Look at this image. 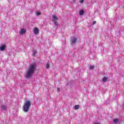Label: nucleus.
I'll return each instance as SVG.
<instances>
[{
    "label": "nucleus",
    "instance_id": "nucleus-1",
    "mask_svg": "<svg viewBox=\"0 0 124 124\" xmlns=\"http://www.w3.org/2000/svg\"><path fill=\"white\" fill-rule=\"evenodd\" d=\"M35 69H36L35 64H31L28 67V71L26 73V78L30 79L32 76V74L35 71Z\"/></svg>",
    "mask_w": 124,
    "mask_h": 124
},
{
    "label": "nucleus",
    "instance_id": "nucleus-2",
    "mask_svg": "<svg viewBox=\"0 0 124 124\" xmlns=\"http://www.w3.org/2000/svg\"><path fill=\"white\" fill-rule=\"evenodd\" d=\"M31 103L30 100H26L24 103L22 107V110L24 112H29V110H30V108L31 107Z\"/></svg>",
    "mask_w": 124,
    "mask_h": 124
},
{
    "label": "nucleus",
    "instance_id": "nucleus-3",
    "mask_svg": "<svg viewBox=\"0 0 124 124\" xmlns=\"http://www.w3.org/2000/svg\"><path fill=\"white\" fill-rule=\"evenodd\" d=\"M6 48L7 47L6 45H2L0 46V51H4Z\"/></svg>",
    "mask_w": 124,
    "mask_h": 124
},
{
    "label": "nucleus",
    "instance_id": "nucleus-4",
    "mask_svg": "<svg viewBox=\"0 0 124 124\" xmlns=\"http://www.w3.org/2000/svg\"><path fill=\"white\" fill-rule=\"evenodd\" d=\"M33 32L35 34H38V33H39V30H38V28H37V27H36L34 29Z\"/></svg>",
    "mask_w": 124,
    "mask_h": 124
},
{
    "label": "nucleus",
    "instance_id": "nucleus-5",
    "mask_svg": "<svg viewBox=\"0 0 124 124\" xmlns=\"http://www.w3.org/2000/svg\"><path fill=\"white\" fill-rule=\"evenodd\" d=\"M52 18H53V19H52L53 22H55V21H58V20H59V18H58V17H57V16H55V15H53L52 16Z\"/></svg>",
    "mask_w": 124,
    "mask_h": 124
},
{
    "label": "nucleus",
    "instance_id": "nucleus-6",
    "mask_svg": "<svg viewBox=\"0 0 124 124\" xmlns=\"http://www.w3.org/2000/svg\"><path fill=\"white\" fill-rule=\"evenodd\" d=\"M26 30L24 29H22L21 30L19 31L20 34H24V33H26Z\"/></svg>",
    "mask_w": 124,
    "mask_h": 124
},
{
    "label": "nucleus",
    "instance_id": "nucleus-7",
    "mask_svg": "<svg viewBox=\"0 0 124 124\" xmlns=\"http://www.w3.org/2000/svg\"><path fill=\"white\" fill-rule=\"evenodd\" d=\"M1 110H3V111H6V106L4 105H2L1 106Z\"/></svg>",
    "mask_w": 124,
    "mask_h": 124
},
{
    "label": "nucleus",
    "instance_id": "nucleus-8",
    "mask_svg": "<svg viewBox=\"0 0 124 124\" xmlns=\"http://www.w3.org/2000/svg\"><path fill=\"white\" fill-rule=\"evenodd\" d=\"M119 121L120 120H119V119L115 118L113 120V123H114V124H118L119 123Z\"/></svg>",
    "mask_w": 124,
    "mask_h": 124
},
{
    "label": "nucleus",
    "instance_id": "nucleus-9",
    "mask_svg": "<svg viewBox=\"0 0 124 124\" xmlns=\"http://www.w3.org/2000/svg\"><path fill=\"white\" fill-rule=\"evenodd\" d=\"M71 41L72 43H75V42L77 41V38H76V37H74L71 40Z\"/></svg>",
    "mask_w": 124,
    "mask_h": 124
},
{
    "label": "nucleus",
    "instance_id": "nucleus-10",
    "mask_svg": "<svg viewBox=\"0 0 124 124\" xmlns=\"http://www.w3.org/2000/svg\"><path fill=\"white\" fill-rule=\"evenodd\" d=\"M80 108V106L79 105H76L75 106L74 109L75 110H78Z\"/></svg>",
    "mask_w": 124,
    "mask_h": 124
},
{
    "label": "nucleus",
    "instance_id": "nucleus-11",
    "mask_svg": "<svg viewBox=\"0 0 124 124\" xmlns=\"http://www.w3.org/2000/svg\"><path fill=\"white\" fill-rule=\"evenodd\" d=\"M79 15L81 16L84 15V10H81L79 12Z\"/></svg>",
    "mask_w": 124,
    "mask_h": 124
},
{
    "label": "nucleus",
    "instance_id": "nucleus-12",
    "mask_svg": "<svg viewBox=\"0 0 124 124\" xmlns=\"http://www.w3.org/2000/svg\"><path fill=\"white\" fill-rule=\"evenodd\" d=\"M108 79V78H107V77H104V78H103V82H105L107 81V79Z\"/></svg>",
    "mask_w": 124,
    "mask_h": 124
},
{
    "label": "nucleus",
    "instance_id": "nucleus-13",
    "mask_svg": "<svg viewBox=\"0 0 124 124\" xmlns=\"http://www.w3.org/2000/svg\"><path fill=\"white\" fill-rule=\"evenodd\" d=\"M36 54V50H33L32 56H35Z\"/></svg>",
    "mask_w": 124,
    "mask_h": 124
},
{
    "label": "nucleus",
    "instance_id": "nucleus-14",
    "mask_svg": "<svg viewBox=\"0 0 124 124\" xmlns=\"http://www.w3.org/2000/svg\"><path fill=\"white\" fill-rule=\"evenodd\" d=\"M53 22H54V24L55 26H58L59 25V23H58L57 21H53Z\"/></svg>",
    "mask_w": 124,
    "mask_h": 124
},
{
    "label": "nucleus",
    "instance_id": "nucleus-15",
    "mask_svg": "<svg viewBox=\"0 0 124 124\" xmlns=\"http://www.w3.org/2000/svg\"><path fill=\"white\" fill-rule=\"evenodd\" d=\"M90 69L93 70L94 68V66L93 65H91L90 67Z\"/></svg>",
    "mask_w": 124,
    "mask_h": 124
},
{
    "label": "nucleus",
    "instance_id": "nucleus-16",
    "mask_svg": "<svg viewBox=\"0 0 124 124\" xmlns=\"http://www.w3.org/2000/svg\"><path fill=\"white\" fill-rule=\"evenodd\" d=\"M49 67H50V64H47L46 65V68H47L48 69V68H49Z\"/></svg>",
    "mask_w": 124,
    "mask_h": 124
},
{
    "label": "nucleus",
    "instance_id": "nucleus-17",
    "mask_svg": "<svg viewBox=\"0 0 124 124\" xmlns=\"http://www.w3.org/2000/svg\"><path fill=\"white\" fill-rule=\"evenodd\" d=\"M78 2H79V3H83V2H84V0H80Z\"/></svg>",
    "mask_w": 124,
    "mask_h": 124
},
{
    "label": "nucleus",
    "instance_id": "nucleus-18",
    "mask_svg": "<svg viewBox=\"0 0 124 124\" xmlns=\"http://www.w3.org/2000/svg\"><path fill=\"white\" fill-rule=\"evenodd\" d=\"M41 14V13L40 12H37L36 14V15H38V16H39V15H40Z\"/></svg>",
    "mask_w": 124,
    "mask_h": 124
},
{
    "label": "nucleus",
    "instance_id": "nucleus-19",
    "mask_svg": "<svg viewBox=\"0 0 124 124\" xmlns=\"http://www.w3.org/2000/svg\"><path fill=\"white\" fill-rule=\"evenodd\" d=\"M96 24V21H93V25H95Z\"/></svg>",
    "mask_w": 124,
    "mask_h": 124
},
{
    "label": "nucleus",
    "instance_id": "nucleus-20",
    "mask_svg": "<svg viewBox=\"0 0 124 124\" xmlns=\"http://www.w3.org/2000/svg\"><path fill=\"white\" fill-rule=\"evenodd\" d=\"M60 90H61V89L60 88H57L58 92H60Z\"/></svg>",
    "mask_w": 124,
    "mask_h": 124
},
{
    "label": "nucleus",
    "instance_id": "nucleus-21",
    "mask_svg": "<svg viewBox=\"0 0 124 124\" xmlns=\"http://www.w3.org/2000/svg\"><path fill=\"white\" fill-rule=\"evenodd\" d=\"M95 124H100L99 123H95Z\"/></svg>",
    "mask_w": 124,
    "mask_h": 124
},
{
    "label": "nucleus",
    "instance_id": "nucleus-22",
    "mask_svg": "<svg viewBox=\"0 0 124 124\" xmlns=\"http://www.w3.org/2000/svg\"><path fill=\"white\" fill-rule=\"evenodd\" d=\"M75 1H76V0H75L74 1H73V2H75Z\"/></svg>",
    "mask_w": 124,
    "mask_h": 124
}]
</instances>
